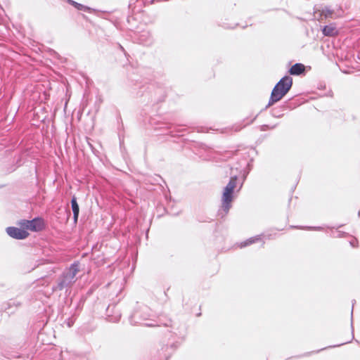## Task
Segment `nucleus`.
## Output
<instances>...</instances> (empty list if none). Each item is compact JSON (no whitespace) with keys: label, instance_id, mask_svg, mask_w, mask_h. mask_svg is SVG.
I'll use <instances>...</instances> for the list:
<instances>
[{"label":"nucleus","instance_id":"obj_2","mask_svg":"<svg viewBox=\"0 0 360 360\" xmlns=\"http://www.w3.org/2000/svg\"><path fill=\"white\" fill-rule=\"evenodd\" d=\"M79 271V264L77 262L72 264L58 278L57 285L53 289L62 290L65 288H70L77 281L76 275Z\"/></svg>","mask_w":360,"mask_h":360},{"label":"nucleus","instance_id":"obj_3","mask_svg":"<svg viewBox=\"0 0 360 360\" xmlns=\"http://www.w3.org/2000/svg\"><path fill=\"white\" fill-rule=\"evenodd\" d=\"M237 184V176H234L230 179L228 184L224 187L221 196V206L220 214L221 217L228 214L231 207V202L233 200V192Z\"/></svg>","mask_w":360,"mask_h":360},{"label":"nucleus","instance_id":"obj_7","mask_svg":"<svg viewBox=\"0 0 360 360\" xmlns=\"http://www.w3.org/2000/svg\"><path fill=\"white\" fill-rule=\"evenodd\" d=\"M6 233L10 237L18 240L25 239L29 236L27 231L13 226L8 227Z\"/></svg>","mask_w":360,"mask_h":360},{"label":"nucleus","instance_id":"obj_20","mask_svg":"<svg viewBox=\"0 0 360 360\" xmlns=\"http://www.w3.org/2000/svg\"><path fill=\"white\" fill-rule=\"evenodd\" d=\"M146 325L148 326H152L151 324H148V323H146Z\"/></svg>","mask_w":360,"mask_h":360},{"label":"nucleus","instance_id":"obj_11","mask_svg":"<svg viewBox=\"0 0 360 360\" xmlns=\"http://www.w3.org/2000/svg\"><path fill=\"white\" fill-rule=\"evenodd\" d=\"M71 206L73 212L74 221L77 222L79 217V207L77 202V198L75 196L71 200Z\"/></svg>","mask_w":360,"mask_h":360},{"label":"nucleus","instance_id":"obj_6","mask_svg":"<svg viewBox=\"0 0 360 360\" xmlns=\"http://www.w3.org/2000/svg\"><path fill=\"white\" fill-rule=\"evenodd\" d=\"M20 225L27 229L37 231L42 229L43 221L41 219L34 218L32 220H23Z\"/></svg>","mask_w":360,"mask_h":360},{"label":"nucleus","instance_id":"obj_12","mask_svg":"<svg viewBox=\"0 0 360 360\" xmlns=\"http://www.w3.org/2000/svg\"><path fill=\"white\" fill-rule=\"evenodd\" d=\"M261 239H262L261 236H259V235L252 237V238L246 240L245 241L241 243L240 247V248L246 247V246L250 245L252 243H255L259 240H261Z\"/></svg>","mask_w":360,"mask_h":360},{"label":"nucleus","instance_id":"obj_14","mask_svg":"<svg viewBox=\"0 0 360 360\" xmlns=\"http://www.w3.org/2000/svg\"><path fill=\"white\" fill-rule=\"evenodd\" d=\"M347 235V233L341 231H337L335 232H333L331 234V236L333 238H342L345 237Z\"/></svg>","mask_w":360,"mask_h":360},{"label":"nucleus","instance_id":"obj_19","mask_svg":"<svg viewBox=\"0 0 360 360\" xmlns=\"http://www.w3.org/2000/svg\"><path fill=\"white\" fill-rule=\"evenodd\" d=\"M353 314V309L352 310V314ZM351 326H352V332L354 331V328H353V323L352 322L351 323ZM354 338V335L352 334V339Z\"/></svg>","mask_w":360,"mask_h":360},{"label":"nucleus","instance_id":"obj_16","mask_svg":"<svg viewBox=\"0 0 360 360\" xmlns=\"http://www.w3.org/2000/svg\"><path fill=\"white\" fill-rule=\"evenodd\" d=\"M356 243V239H354V240H353L350 241V245H351L352 247H356V244H355Z\"/></svg>","mask_w":360,"mask_h":360},{"label":"nucleus","instance_id":"obj_15","mask_svg":"<svg viewBox=\"0 0 360 360\" xmlns=\"http://www.w3.org/2000/svg\"><path fill=\"white\" fill-rule=\"evenodd\" d=\"M304 229H308V230H314V231H321L323 229V228L321 226H307V227H305Z\"/></svg>","mask_w":360,"mask_h":360},{"label":"nucleus","instance_id":"obj_18","mask_svg":"<svg viewBox=\"0 0 360 360\" xmlns=\"http://www.w3.org/2000/svg\"><path fill=\"white\" fill-rule=\"evenodd\" d=\"M348 342H350V340H349V341L346 342V343H348ZM344 344H345V342H344V343H341V344H340V345H335V346H330L329 347H338V346H340V345H343Z\"/></svg>","mask_w":360,"mask_h":360},{"label":"nucleus","instance_id":"obj_17","mask_svg":"<svg viewBox=\"0 0 360 360\" xmlns=\"http://www.w3.org/2000/svg\"><path fill=\"white\" fill-rule=\"evenodd\" d=\"M8 305L10 307L11 305H16L15 304V302L14 300H11L8 303Z\"/></svg>","mask_w":360,"mask_h":360},{"label":"nucleus","instance_id":"obj_1","mask_svg":"<svg viewBox=\"0 0 360 360\" xmlns=\"http://www.w3.org/2000/svg\"><path fill=\"white\" fill-rule=\"evenodd\" d=\"M292 85V79L290 76L282 77L274 87L266 108L279 101L290 91Z\"/></svg>","mask_w":360,"mask_h":360},{"label":"nucleus","instance_id":"obj_21","mask_svg":"<svg viewBox=\"0 0 360 360\" xmlns=\"http://www.w3.org/2000/svg\"><path fill=\"white\" fill-rule=\"evenodd\" d=\"M323 349H320V351H322ZM319 350H318L316 352H319Z\"/></svg>","mask_w":360,"mask_h":360},{"label":"nucleus","instance_id":"obj_9","mask_svg":"<svg viewBox=\"0 0 360 360\" xmlns=\"http://www.w3.org/2000/svg\"><path fill=\"white\" fill-rule=\"evenodd\" d=\"M139 41L143 45L150 46L153 42V35L149 31L143 32L139 37Z\"/></svg>","mask_w":360,"mask_h":360},{"label":"nucleus","instance_id":"obj_5","mask_svg":"<svg viewBox=\"0 0 360 360\" xmlns=\"http://www.w3.org/2000/svg\"><path fill=\"white\" fill-rule=\"evenodd\" d=\"M343 11L340 7L338 9L335 10L332 9L330 7L325 6L322 8L321 11V18H331V19H336L338 18H340L343 15Z\"/></svg>","mask_w":360,"mask_h":360},{"label":"nucleus","instance_id":"obj_10","mask_svg":"<svg viewBox=\"0 0 360 360\" xmlns=\"http://www.w3.org/2000/svg\"><path fill=\"white\" fill-rule=\"evenodd\" d=\"M304 71V65L302 63H295L289 70L290 75H300Z\"/></svg>","mask_w":360,"mask_h":360},{"label":"nucleus","instance_id":"obj_4","mask_svg":"<svg viewBox=\"0 0 360 360\" xmlns=\"http://www.w3.org/2000/svg\"><path fill=\"white\" fill-rule=\"evenodd\" d=\"M148 309L146 306H143L139 310H136L130 316V322L133 325L141 323L142 320H146L149 316L148 314Z\"/></svg>","mask_w":360,"mask_h":360},{"label":"nucleus","instance_id":"obj_13","mask_svg":"<svg viewBox=\"0 0 360 360\" xmlns=\"http://www.w3.org/2000/svg\"><path fill=\"white\" fill-rule=\"evenodd\" d=\"M68 1L72 6H74L77 9L79 10V11H88L89 10V8L81 4H79L76 1H74L72 0H68Z\"/></svg>","mask_w":360,"mask_h":360},{"label":"nucleus","instance_id":"obj_8","mask_svg":"<svg viewBox=\"0 0 360 360\" xmlns=\"http://www.w3.org/2000/svg\"><path fill=\"white\" fill-rule=\"evenodd\" d=\"M322 32L323 35L327 37H334L338 34V30L333 23L324 26L322 29Z\"/></svg>","mask_w":360,"mask_h":360}]
</instances>
